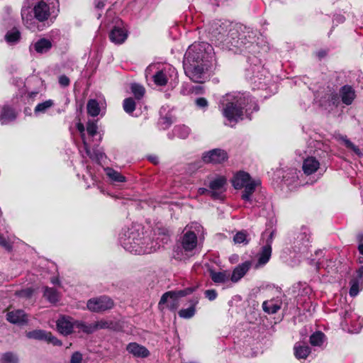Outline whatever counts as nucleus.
I'll return each instance as SVG.
<instances>
[{
  "label": "nucleus",
  "instance_id": "obj_57",
  "mask_svg": "<svg viewBox=\"0 0 363 363\" xmlns=\"http://www.w3.org/2000/svg\"><path fill=\"white\" fill-rule=\"evenodd\" d=\"M162 123L165 125L164 128H168L172 123V121L170 118L166 116L162 118Z\"/></svg>",
  "mask_w": 363,
  "mask_h": 363
},
{
  "label": "nucleus",
  "instance_id": "obj_34",
  "mask_svg": "<svg viewBox=\"0 0 363 363\" xmlns=\"http://www.w3.org/2000/svg\"><path fill=\"white\" fill-rule=\"evenodd\" d=\"M87 113L89 115L95 117L100 113V107L98 101L95 99H90L86 106Z\"/></svg>",
  "mask_w": 363,
  "mask_h": 363
},
{
  "label": "nucleus",
  "instance_id": "obj_58",
  "mask_svg": "<svg viewBox=\"0 0 363 363\" xmlns=\"http://www.w3.org/2000/svg\"><path fill=\"white\" fill-rule=\"evenodd\" d=\"M208 194L209 195V189L206 188H199L198 189V194L199 195H203V194Z\"/></svg>",
  "mask_w": 363,
  "mask_h": 363
},
{
  "label": "nucleus",
  "instance_id": "obj_40",
  "mask_svg": "<svg viewBox=\"0 0 363 363\" xmlns=\"http://www.w3.org/2000/svg\"><path fill=\"white\" fill-rule=\"evenodd\" d=\"M74 328H77L79 330L83 331L85 333L89 334L94 332V327L93 325H86L83 322L75 321L74 322Z\"/></svg>",
  "mask_w": 363,
  "mask_h": 363
},
{
  "label": "nucleus",
  "instance_id": "obj_18",
  "mask_svg": "<svg viewBox=\"0 0 363 363\" xmlns=\"http://www.w3.org/2000/svg\"><path fill=\"white\" fill-rule=\"evenodd\" d=\"M250 267L251 262L249 261H246L240 264H238L233 271V273L230 277V280L233 283L238 282L245 275V274L250 269Z\"/></svg>",
  "mask_w": 363,
  "mask_h": 363
},
{
  "label": "nucleus",
  "instance_id": "obj_13",
  "mask_svg": "<svg viewBox=\"0 0 363 363\" xmlns=\"http://www.w3.org/2000/svg\"><path fill=\"white\" fill-rule=\"evenodd\" d=\"M128 38V30L120 25L114 26L110 33V40L116 45L123 43Z\"/></svg>",
  "mask_w": 363,
  "mask_h": 363
},
{
  "label": "nucleus",
  "instance_id": "obj_9",
  "mask_svg": "<svg viewBox=\"0 0 363 363\" xmlns=\"http://www.w3.org/2000/svg\"><path fill=\"white\" fill-rule=\"evenodd\" d=\"M170 294H172L171 291L165 292L161 296L158 303V308L160 311H162L164 309H168L172 311H175L179 308V301L174 295Z\"/></svg>",
  "mask_w": 363,
  "mask_h": 363
},
{
  "label": "nucleus",
  "instance_id": "obj_55",
  "mask_svg": "<svg viewBox=\"0 0 363 363\" xmlns=\"http://www.w3.org/2000/svg\"><path fill=\"white\" fill-rule=\"evenodd\" d=\"M106 0H96L95 1V7L97 9H102L105 6Z\"/></svg>",
  "mask_w": 363,
  "mask_h": 363
},
{
  "label": "nucleus",
  "instance_id": "obj_30",
  "mask_svg": "<svg viewBox=\"0 0 363 363\" xmlns=\"http://www.w3.org/2000/svg\"><path fill=\"white\" fill-rule=\"evenodd\" d=\"M310 352L311 349L308 345L298 342L294 346V354L298 359H306Z\"/></svg>",
  "mask_w": 363,
  "mask_h": 363
},
{
  "label": "nucleus",
  "instance_id": "obj_43",
  "mask_svg": "<svg viewBox=\"0 0 363 363\" xmlns=\"http://www.w3.org/2000/svg\"><path fill=\"white\" fill-rule=\"evenodd\" d=\"M0 363H18V359L15 354L6 352L1 356Z\"/></svg>",
  "mask_w": 363,
  "mask_h": 363
},
{
  "label": "nucleus",
  "instance_id": "obj_52",
  "mask_svg": "<svg viewBox=\"0 0 363 363\" xmlns=\"http://www.w3.org/2000/svg\"><path fill=\"white\" fill-rule=\"evenodd\" d=\"M0 245L7 250H10L11 249V245L9 241L2 235H0Z\"/></svg>",
  "mask_w": 363,
  "mask_h": 363
},
{
  "label": "nucleus",
  "instance_id": "obj_8",
  "mask_svg": "<svg viewBox=\"0 0 363 363\" xmlns=\"http://www.w3.org/2000/svg\"><path fill=\"white\" fill-rule=\"evenodd\" d=\"M274 234L275 232L274 230L269 233L268 238L266 240V243L262 247L260 252L258 254L257 267L263 266L269 262L272 255V244Z\"/></svg>",
  "mask_w": 363,
  "mask_h": 363
},
{
  "label": "nucleus",
  "instance_id": "obj_24",
  "mask_svg": "<svg viewBox=\"0 0 363 363\" xmlns=\"http://www.w3.org/2000/svg\"><path fill=\"white\" fill-rule=\"evenodd\" d=\"M210 277L216 284H225L230 279V274L228 271L215 272L210 270Z\"/></svg>",
  "mask_w": 363,
  "mask_h": 363
},
{
  "label": "nucleus",
  "instance_id": "obj_39",
  "mask_svg": "<svg viewBox=\"0 0 363 363\" xmlns=\"http://www.w3.org/2000/svg\"><path fill=\"white\" fill-rule=\"evenodd\" d=\"M135 102L131 97L126 98L123 100V108L124 111L128 114H131L135 111Z\"/></svg>",
  "mask_w": 363,
  "mask_h": 363
},
{
  "label": "nucleus",
  "instance_id": "obj_37",
  "mask_svg": "<svg viewBox=\"0 0 363 363\" xmlns=\"http://www.w3.org/2000/svg\"><path fill=\"white\" fill-rule=\"evenodd\" d=\"M105 171L107 176L113 182H123L125 181V177L111 168H107Z\"/></svg>",
  "mask_w": 363,
  "mask_h": 363
},
{
  "label": "nucleus",
  "instance_id": "obj_28",
  "mask_svg": "<svg viewBox=\"0 0 363 363\" xmlns=\"http://www.w3.org/2000/svg\"><path fill=\"white\" fill-rule=\"evenodd\" d=\"M342 101L346 105H350L355 97L354 89L350 86H344L340 91Z\"/></svg>",
  "mask_w": 363,
  "mask_h": 363
},
{
  "label": "nucleus",
  "instance_id": "obj_46",
  "mask_svg": "<svg viewBox=\"0 0 363 363\" xmlns=\"http://www.w3.org/2000/svg\"><path fill=\"white\" fill-rule=\"evenodd\" d=\"M344 145L349 149H351L354 152V153L357 155H361V151L360 150L354 145L349 139L347 138L346 136H341L340 138Z\"/></svg>",
  "mask_w": 363,
  "mask_h": 363
},
{
  "label": "nucleus",
  "instance_id": "obj_3",
  "mask_svg": "<svg viewBox=\"0 0 363 363\" xmlns=\"http://www.w3.org/2000/svg\"><path fill=\"white\" fill-rule=\"evenodd\" d=\"M203 47L201 45L189 46L187 49L184 60V69L186 75L194 82L203 83L206 79V70L208 69V63H199L195 59L194 52L201 51Z\"/></svg>",
  "mask_w": 363,
  "mask_h": 363
},
{
  "label": "nucleus",
  "instance_id": "obj_61",
  "mask_svg": "<svg viewBox=\"0 0 363 363\" xmlns=\"http://www.w3.org/2000/svg\"><path fill=\"white\" fill-rule=\"evenodd\" d=\"M358 249H359V252H360L362 255H363V244H362V243H359Z\"/></svg>",
  "mask_w": 363,
  "mask_h": 363
},
{
  "label": "nucleus",
  "instance_id": "obj_7",
  "mask_svg": "<svg viewBox=\"0 0 363 363\" xmlns=\"http://www.w3.org/2000/svg\"><path fill=\"white\" fill-rule=\"evenodd\" d=\"M226 179L218 177L209 183V195L214 199H223L226 190Z\"/></svg>",
  "mask_w": 363,
  "mask_h": 363
},
{
  "label": "nucleus",
  "instance_id": "obj_48",
  "mask_svg": "<svg viewBox=\"0 0 363 363\" xmlns=\"http://www.w3.org/2000/svg\"><path fill=\"white\" fill-rule=\"evenodd\" d=\"M82 354L79 352H75L72 354L70 359V363H82Z\"/></svg>",
  "mask_w": 363,
  "mask_h": 363
},
{
  "label": "nucleus",
  "instance_id": "obj_27",
  "mask_svg": "<svg viewBox=\"0 0 363 363\" xmlns=\"http://www.w3.org/2000/svg\"><path fill=\"white\" fill-rule=\"evenodd\" d=\"M199 303V298H194L190 301L191 306L188 308L181 309L179 311V317L189 319L192 318L196 313V306Z\"/></svg>",
  "mask_w": 363,
  "mask_h": 363
},
{
  "label": "nucleus",
  "instance_id": "obj_45",
  "mask_svg": "<svg viewBox=\"0 0 363 363\" xmlns=\"http://www.w3.org/2000/svg\"><path fill=\"white\" fill-rule=\"evenodd\" d=\"M53 105V101L52 100H47L43 103H40V104H38L35 108V113H38V112H41V113H44L49 108H50L51 106H52Z\"/></svg>",
  "mask_w": 363,
  "mask_h": 363
},
{
  "label": "nucleus",
  "instance_id": "obj_44",
  "mask_svg": "<svg viewBox=\"0 0 363 363\" xmlns=\"http://www.w3.org/2000/svg\"><path fill=\"white\" fill-rule=\"evenodd\" d=\"M20 36V32L16 29H13L6 34L5 39L9 43H14L18 41Z\"/></svg>",
  "mask_w": 363,
  "mask_h": 363
},
{
  "label": "nucleus",
  "instance_id": "obj_49",
  "mask_svg": "<svg viewBox=\"0 0 363 363\" xmlns=\"http://www.w3.org/2000/svg\"><path fill=\"white\" fill-rule=\"evenodd\" d=\"M217 292L214 289H208L205 291V296L209 300V301H213L217 297Z\"/></svg>",
  "mask_w": 363,
  "mask_h": 363
},
{
  "label": "nucleus",
  "instance_id": "obj_63",
  "mask_svg": "<svg viewBox=\"0 0 363 363\" xmlns=\"http://www.w3.org/2000/svg\"><path fill=\"white\" fill-rule=\"evenodd\" d=\"M169 71H172V72H175L174 68H169Z\"/></svg>",
  "mask_w": 363,
  "mask_h": 363
},
{
  "label": "nucleus",
  "instance_id": "obj_36",
  "mask_svg": "<svg viewBox=\"0 0 363 363\" xmlns=\"http://www.w3.org/2000/svg\"><path fill=\"white\" fill-rule=\"evenodd\" d=\"M131 92L137 100H140L145 95V88L139 84H132L130 86Z\"/></svg>",
  "mask_w": 363,
  "mask_h": 363
},
{
  "label": "nucleus",
  "instance_id": "obj_14",
  "mask_svg": "<svg viewBox=\"0 0 363 363\" xmlns=\"http://www.w3.org/2000/svg\"><path fill=\"white\" fill-rule=\"evenodd\" d=\"M199 45H201V46L203 47V48L201 51L196 50V51L194 52V55L195 56V58H196L195 60L199 63H200V62L208 63L209 55L211 54V52L212 50V47L211 45H209L208 43H207L206 42L194 43L192 45H191L190 46Z\"/></svg>",
  "mask_w": 363,
  "mask_h": 363
},
{
  "label": "nucleus",
  "instance_id": "obj_12",
  "mask_svg": "<svg viewBox=\"0 0 363 363\" xmlns=\"http://www.w3.org/2000/svg\"><path fill=\"white\" fill-rule=\"evenodd\" d=\"M228 159L227 152L220 149H214L206 152L203 160L207 163L220 164Z\"/></svg>",
  "mask_w": 363,
  "mask_h": 363
},
{
  "label": "nucleus",
  "instance_id": "obj_42",
  "mask_svg": "<svg viewBox=\"0 0 363 363\" xmlns=\"http://www.w3.org/2000/svg\"><path fill=\"white\" fill-rule=\"evenodd\" d=\"M233 240L236 244L243 245H247L250 241V240L247 238V234L245 231H240L237 233L233 238Z\"/></svg>",
  "mask_w": 363,
  "mask_h": 363
},
{
  "label": "nucleus",
  "instance_id": "obj_23",
  "mask_svg": "<svg viewBox=\"0 0 363 363\" xmlns=\"http://www.w3.org/2000/svg\"><path fill=\"white\" fill-rule=\"evenodd\" d=\"M251 181L252 179L248 173H246L245 172H240L234 176L232 182L233 186L235 189H242L244 186L247 184L248 182Z\"/></svg>",
  "mask_w": 363,
  "mask_h": 363
},
{
  "label": "nucleus",
  "instance_id": "obj_21",
  "mask_svg": "<svg viewBox=\"0 0 363 363\" xmlns=\"http://www.w3.org/2000/svg\"><path fill=\"white\" fill-rule=\"evenodd\" d=\"M320 167L319 161L314 157H308L303 160V171L307 174L310 175L315 173Z\"/></svg>",
  "mask_w": 363,
  "mask_h": 363
},
{
  "label": "nucleus",
  "instance_id": "obj_4",
  "mask_svg": "<svg viewBox=\"0 0 363 363\" xmlns=\"http://www.w3.org/2000/svg\"><path fill=\"white\" fill-rule=\"evenodd\" d=\"M208 32L211 38L223 43V45L230 50H233L234 48H240L242 44V41L237 36L236 30L230 29L226 34L227 30L219 22H214L211 25Z\"/></svg>",
  "mask_w": 363,
  "mask_h": 363
},
{
  "label": "nucleus",
  "instance_id": "obj_33",
  "mask_svg": "<svg viewBox=\"0 0 363 363\" xmlns=\"http://www.w3.org/2000/svg\"><path fill=\"white\" fill-rule=\"evenodd\" d=\"M44 296L49 302L52 303H57L60 300L59 292L53 288L45 287L44 291Z\"/></svg>",
  "mask_w": 363,
  "mask_h": 363
},
{
  "label": "nucleus",
  "instance_id": "obj_15",
  "mask_svg": "<svg viewBox=\"0 0 363 363\" xmlns=\"http://www.w3.org/2000/svg\"><path fill=\"white\" fill-rule=\"evenodd\" d=\"M52 47V43L49 39L42 38L33 42L30 45V50L35 51L38 54H45L48 52Z\"/></svg>",
  "mask_w": 363,
  "mask_h": 363
},
{
  "label": "nucleus",
  "instance_id": "obj_38",
  "mask_svg": "<svg viewBox=\"0 0 363 363\" xmlns=\"http://www.w3.org/2000/svg\"><path fill=\"white\" fill-rule=\"evenodd\" d=\"M173 131L176 136L184 139L188 137L190 130L186 125H178L174 128Z\"/></svg>",
  "mask_w": 363,
  "mask_h": 363
},
{
  "label": "nucleus",
  "instance_id": "obj_53",
  "mask_svg": "<svg viewBox=\"0 0 363 363\" xmlns=\"http://www.w3.org/2000/svg\"><path fill=\"white\" fill-rule=\"evenodd\" d=\"M69 79L65 75H61L59 77V83L61 86L65 87L69 84Z\"/></svg>",
  "mask_w": 363,
  "mask_h": 363
},
{
  "label": "nucleus",
  "instance_id": "obj_62",
  "mask_svg": "<svg viewBox=\"0 0 363 363\" xmlns=\"http://www.w3.org/2000/svg\"><path fill=\"white\" fill-rule=\"evenodd\" d=\"M357 238H358L359 243L363 244V235H359Z\"/></svg>",
  "mask_w": 363,
  "mask_h": 363
},
{
  "label": "nucleus",
  "instance_id": "obj_25",
  "mask_svg": "<svg viewBox=\"0 0 363 363\" xmlns=\"http://www.w3.org/2000/svg\"><path fill=\"white\" fill-rule=\"evenodd\" d=\"M16 117L14 110L8 106H4L0 110V121L2 124L13 121Z\"/></svg>",
  "mask_w": 363,
  "mask_h": 363
},
{
  "label": "nucleus",
  "instance_id": "obj_26",
  "mask_svg": "<svg viewBox=\"0 0 363 363\" xmlns=\"http://www.w3.org/2000/svg\"><path fill=\"white\" fill-rule=\"evenodd\" d=\"M281 301L279 300L271 299L265 301L262 303V308L265 313L274 314L281 308Z\"/></svg>",
  "mask_w": 363,
  "mask_h": 363
},
{
  "label": "nucleus",
  "instance_id": "obj_64",
  "mask_svg": "<svg viewBox=\"0 0 363 363\" xmlns=\"http://www.w3.org/2000/svg\"><path fill=\"white\" fill-rule=\"evenodd\" d=\"M267 231H265V232L263 233V235H263V236H265V235H267Z\"/></svg>",
  "mask_w": 363,
  "mask_h": 363
},
{
  "label": "nucleus",
  "instance_id": "obj_16",
  "mask_svg": "<svg viewBox=\"0 0 363 363\" xmlns=\"http://www.w3.org/2000/svg\"><path fill=\"white\" fill-rule=\"evenodd\" d=\"M350 295L356 296L360 289V286H363V266H361L356 272V275L353 277L350 282Z\"/></svg>",
  "mask_w": 363,
  "mask_h": 363
},
{
  "label": "nucleus",
  "instance_id": "obj_17",
  "mask_svg": "<svg viewBox=\"0 0 363 363\" xmlns=\"http://www.w3.org/2000/svg\"><path fill=\"white\" fill-rule=\"evenodd\" d=\"M6 320L13 324L23 325L28 322V316L23 310L17 309L8 312Z\"/></svg>",
  "mask_w": 363,
  "mask_h": 363
},
{
  "label": "nucleus",
  "instance_id": "obj_41",
  "mask_svg": "<svg viewBox=\"0 0 363 363\" xmlns=\"http://www.w3.org/2000/svg\"><path fill=\"white\" fill-rule=\"evenodd\" d=\"M196 286H191L182 290L171 291L172 292V294L174 295L177 297V298L179 301L180 298L191 294L194 291H196Z\"/></svg>",
  "mask_w": 363,
  "mask_h": 363
},
{
  "label": "nucleus",
  "instance_id": "obj_19",
  "mask_svg": "<svg viewBox=\"0 0 363 363\" xmlns=\"http://www.w3.org/2000/svg\"><path fill=\"white\" fill-rule=\"evenodd\" d=\"M127 351L135 357L145 358L150 355L148 350L136 342H130L126 347Z\"/></svg>",
  "mask_w": 363,
  "mask_h": 363
},
{
  "label": "nucleus",
  "instance_id": "obj_22",
  "mask_svg": "<svg viewBox=\"0 0 363 363\" xmlns=\"http://www.w3.org/2000/svg\"><path fill=\"white\" fill-rule=\"evenodd\" d=\"M77 128L81 134V137H82V139L83 141L84 147V150H85V152H86L87 156H89L91 159L99 160L100 158H101L102 157L101 153H98L95 156L92 154V152L89 148V144L87 141V139L85 137V133H84L85 128H84V125L81 123H78L77 124Z\"/></svg>",
  "mask_w": 363,
  "mask_h": 363
},
{
  "label": "nucleus",
  "instance_id": "obj_32",
  "mask_svg": "<svg viewBox=\"0 0 363 363\" xmlns=\"http://www.w3.org/2000/svg\"><path fill=\"white\" fill-rule=\"evenodd\" d=\"M154 82L158 86H164L168 82L167 69L160 70L153 76Z\"/></svg>",
  "mask_w": 363,
  "mask_h": 363
},
{
  "label": "nucleus",
  "instance_id": "obj_31",
  "mask_svg": "<svg viewBox=\"0 0 363 363\" xmlns=\"http://www.w3.org/2000/svg\"><path fill=\"white\" fill-rule=\"evenodd\" d=\"M311 234L309 229L305 226L301 227L300 231L296 235V242L298 243L306 245L310 241Z\"/></svg>",
  "mask_w": 363,
  "mask_h": 363
},
{
  "label": "nucleus",
  "instance_id": "obj_56",
  "mask_svg": "<svg viewBox=\"0 0 363 363\" xmlns=\"http://www.w3.org/2000/svg\"><path fill=\"white\" fill-rule=\"evenodd\" d=\"M33 293V291L30 289L21 291L19 295L21 296L30 297Z\"/></svg>",
  "mask_w": 363,
  "mask_h": 363
},
{
  "label": "nucleus",
  "instance_id": "obj_47",
  "mask_svg": "<svg viewBox=\"0 0 363 363\" xmlns=\"http://www.w3.org/2000/svg\"><path fill=\"white\" fill-rule=\"evenodd\" d=\"M98 126L96 122L89 121L86 125V132L89 136L93 137L97 133Z\"/></svg>",
  "mask_w": 363,
  "mask_h": 363
},
{
  "label": "nucleus",
  "instance_id": "obj_51",
  "mask_svg": "<svg viewBox=\"0 0 363 363\" xmlns=\"http://www.w3.org/2000/svg\"><path fill=\"white\" fill-rule=\"evenodd\" d=\"M196 104L199 108H206L208 105V101L203 97L196 99Z\"/></svg>",
  "mask_w": 363,
  "mask_h": 363
},
{
  "label": "nucleus",
  "instance_id": "obj_11",
  "mask_svg": "<svg viewBox=\"0 0 363 363\" xmlns=\"http://www.w3.org/2000/svg\"><path fill=\"white\" fill-rule=\"evenodd\" d=\"M26 337L29 339L45 340L52 343L54 345H61V342L55 337L52 336L51 333L43 330H34L26 333Z\"/></svg>",
  "mask_w": 363,
  "mask_h": 363
},
{
  "label": "nucleus",
  "instance_id": "obj_60",
  "mask_svg": "<svg viewBox=\"0 0 363 363\" xmlns=\"http://www.w3.org/2000/svg\"><path fill=\"white\" fill-rule=\"evenodd\" d=\"M51 282L54 284H59V279L57 277H54L51 279Z\"/></svg>",
  "mask_w": 363,
  "mask_h": 363
},
{
  "label": "nucleus",
  "instance_id": "obj_10",
  "mask_svg": "<svg viewBox=\"0 0 363 363\" xmlns=\"http://www.w3.org/2000/svg\"><path fill=\"white\" fill-rule=\"evenodd\" d=\"M198 238L196 235L190 230L184 233L181 238L182 250L188 255L189 253L192 252L197 246Z\"/></svg>",
  "mask_w": 363,
  "mask_h": 363
},
{
  "label": "nucleus",
  "instance_id": "obj_59",
  "mask_svg": "<svg viewBox=\"0 0 363 363\" xmlns=\"http://www.w3.org/2000/svg\"><path fill=\"white\" fill-rule=\"evenodd\" d=\"M150 160L154 164H157L158 162V158L157 157H150Z\"/></svg>",
  "mask_w": 363,
  "mask_h": 363
},
{
  "label": "nucleus",
  "instance_id": "obj_2",
  "mask_svg": "<svg viewBox=\"0 0 363 363\" xmlns=\"http://www.w3.org/2000/svg\"><path fill=\"white\" fill-rule=\"evenodd\" d=\"M249 99L241 94H228L220 101L222 113L230 122L237 123L242 119L243 110L245 109Z\"/></svg>",
  "mask_w": 363,
  "mask_h": 363
},
{
  "label": "nucleus",
  "instance_id": "obj_20",
  "mask_svg": "<svg viewBox=\"0 0 363 363\" xmlns=\"http://www.w3.org/2000/svg\"><path fill=\"white\" fill-rule=\"evenodd\" d=\"M74 327V322L69 317H62L57 321V328L58 331L63 335L70 334Z\"/></svg>",
  "mask_w": 363,
  "mask_h": 363
},
{
  "label": "nucleus",
  "instance_id": "obj_50",
  "mask_svg": "<svg viewBox=\"0 0 363 363\" xmlns=\"http://www.w3.org/2000/svg\"><path fill=\"white\" fill-rule=\"evenodd\" d=\"M328 100L330 101V104H331L332 105L337 106L339 103V96L336 93H331L328 96Z\"/></svg>",
  "mask_w": 363,
  "mask_h": 363
},
{
  "label": "nucleus",
  "instance_id": "obj_35",
  "mask_svg": "<svg viewBox=\"0 0 363 363\" xmlns=\"http://www.w3.org/2000/svg\"><path fill=\"white\" fill-rule=\"evenodd\" d=\"M325 339V335L320 331L315 332L310 337V343L313 346L320 347Z\"/></svg>",
  "mask_w": 363,
  "mask_h": 363
},
{
  "label": "nucleus",
  "instance_id": "obj_1",
  "mask_svg": "<svg viewBox=\"0 0 363 363\" xmlns=\"http://www.w3.org/2000/svg\"><path fill=\"white\" fill-rule=\"evenodd\" d=\"M58 6V0H38L33 6L31 11L26 8L21 10V17L23 24L31 30L38 28L37 22L48 21Z\"/></svg>",
  "mask_w": 363,
  "mask_h": 363
},
{
  "label": "nucleus",
  "instance_id": "obj_5",
  "mask_svg": "<svg viewBox=\"0 0 363 363\" xmlns=\"http://www.w3.org/2000/svg\"><path fill=\"white\" fill-rule=\"evenodd\" d=\"M141 239L138 231L133 229L125 233L120 238L121 242L125 250L132 254L138 255L147 252L146 249L141 246L143 243Z\"/></svg>",
  "mask_w": 363,
  "mask_h": 363
},
{
  "label": "nucleus",
  "instance_id": "obj_6",
  "mask_svg": "<svg viewBox=\"0 0 363 363\" xmlns=\"http://www.w3.org/2000/svg\"><path fill=\"white\" fill-rule=\"evenodd\" d=\"M114 306L113 300L106 296L91 298L88 301L87 308L95 313L104 312L112 308Z\"/></svg>",
  "mask_w": 363,
  "mask_h": 363
},
{
  "label": "nucleus",
  "instance_id": "obj_29",
  "mask_svg": "<svg viewBox=\"0 0 363 363\" xmlns=\"http://www.w3.org/2000/svg\"><path fill=\"white\" fill-rule=\"evenodd\" d=\"M258 184H259V181L252 180L248 182L247 184L244 186L242 187L244 188V191L242 194V199L246 201H250V196L254 193L255 188Z\"/></svg>",
  "mask_w": 363,
  "mask_h": 363
},
{
  "label": "nucleus",
  "instance_id": "obj_54",
  "mask_svg": "<svg viewBox=\"0 0 363 363\" xmlns=\"http://www.w3.org/2000/svg\"><path fill=\"white\" fill-rule=\"evenodd\" d=\"M107 325H108V323L106 322H103V321L97 322L94 324V331L99 328H107L108 327Z\"/></svg>",
  "mask_w": 363,
  "mask_h": 363
}]
</instances>
